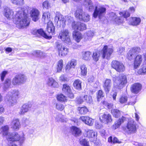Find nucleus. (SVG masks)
Returning <instances> with one entry per match:
<instances>
[{
    "label": "nucleus",
    "instance_id": "1",
    "mask_svg": "<svg viewBox=\"0 0 146 146\" xmlns=\"http://www.w3.org/2000/svg\"><path fill=\"white\" fill-rule=\"evenodd\" d=\"M28 10L25 7L19 8L15 16V23L19 28H22L28 26L30 21L27 17Z\"/></svg>",
    "mask_w": 146,
    "mask_h": 146
},
{
    "label": "nucleus",
    "instance_id": "2",
    "mask_svg": "<svg viewBox=\"0 0 146 146\" xmlns=\"http://www.w3.org/2000/svg\"><path fill=\"white\" fill-rule=\"evenodd\" d=\"M20 94L18 91H9L5 98V100L10 106H13L16 103V100L19 98Z\"/></svg>",
    "mask_w": 146,
    "mask_h": 146
},
{
    "label": "nucleus",
    "instance_id": "3",
    "mask_svg": "<svg viewBox=\"0 0 146 146\" xmlns=\"http://www.w3.org/2000/svg\"><path fill=\"white\" fill-rule=\"evenodd\" d=\"M113 80V87L119 89L123 88L127 82L126 76L123 74H121L118 77H114Z\"/></svg>",
    "mask_w": 146,
    "mask_h": 146
},
{
    "label": "nucleus",
    "instance_id": "4",
    "mask_svg": "<svg viewBox=\"0 0 146 146\" xmlns=\"http://www.w3.org/2000/svg\"><path fill=\"white\" fill-rule=\"evenodd\" d=\"M72 20L73 19L71 17L68 16L64 17L59 12H56L54 18L55 21L60 25V27H65L66 22L70 23Z\"/></svg>",
    "mask_w": 146,
    "mask_h": 146
},
{
    "label": "nucleus",
    "instance_id": "5",
    "mask_svg": "<svg viewBox=\"0 0 146 146\" xmlns=\"http://www.w3.org/2000/svg\"><path fill=\"white\" fill-rule=\"evenodd\" d=\"M77 18L86 22L88 21L90 19V15L83 11L81 7L77 8L74 13Z\"/></svg>",
    "mask_w": 146,
    "mask_h": 146
},
{
    "label": "nucleus",
    "instance_id": "6",
    "mask_svg": "<svg viewBox=\"0 0 146 146\" xmlns=\"http://www.w3.org/2000/svg\"><path fill=\"white\" fill-rule=\"evenodd\" d=\"M58 37L65 43L70 45L71 44L69 32L68 29H65L61 31Z\"/></svg>",
    "mask_w": 146,
    "mask_h": 146
},
{
    "label": "nucleus",
    "instance_id": "7",
    "mask_svg": "<svg viewBox=\"0 0 146 146\" xmlns=\"http://www.w3.org/2000/svg\"><path fill=\"white\" fill-rule=\"evenodd\" d=\"M126 132L128 134L135 133L137 131L136 125L134 119L132 118L129 119L125 128Z\"/></svg>",
    "mask_w": 146,
    "mask_h": 146
},
{
    "label": "nucleus",
    "instance_id": "8",
    "mask_svg": "<svg viewBox=\"0 0 146 146\" xmlns=\"http://www.w3.org/2000/svg\"><path fill=\"white\" fill-rule=\"evenodd\" d=\"M27 78L23 74L16 75L12 79V83L14 86H18L24 84L26 81Z\"/></svg>",
    "mask_w": 146,
    "mask_h": 146
},
{
    "label": "nucleus",
    "instance_id": "9",
    "mask_svg": "<svg viewBox=\"0 0 146 146\" xmlns=\"http://www.w3.org/2000/svg\"><path fill=\"white\" fill-rule=\"evenodd\" d=\"M119 15L121 16L119 17H117L115 14L113 17V19L115 22L117 24H120L124 21V18H126L129 17L130 14L127 11H124L123 12H120Z\"/></svg>",
    "mask_w": 146,
    "mask_h": 146
},
{
    "label": "nucleus",
    "instance_id": "10",
    "mask_svg": "<svg viewBox=\"0 0 146 146\" xmlns=\"http://www.w3.org/2000/svg\"><path fill=\"white\" fill-rule=\"evenodd\" d=\"M106 8L102 6H96L93 15L95 18L98 16L99 19H101L104 16L106 13Z\"/></svg>",
    "mask_w": 146,
    "mask_h": 146
},
{
    "label": "nucleus",
    "instance_id": "11",
    "mask_svg": "<svg viewBox=\"0 0 146 146\" xmlns=\"http://www.w3.org/2000/svg\"><path fill=\"white\" fill-rule=\"evenodd\" d=\"M112 68L119 72H122L125 70V67L123 63L117 60H113L111 63Z\"/></svg>",
    "mask_w": 146,
    "mask_h": 146
},
{
    "label": "nucleus",
    "instance_id": "12",
    "mask_svg": "<svg viewBox=\"0 0 146 146\" xmlns=\"http://www.w3.org/2000/svg\"><path fill=\"white\" fill-rule=\"evenodd\" d=\"M140 49L139 47H134L131 49L127 54L128 58L131 60L136 55L140 52Z\"/></svg>",
    "mask_w": 146,
    "mask_h": 146
},
{
    "label": "nucleus",
    "instance_id": "13",
    "mask_svg": "<svg viewBox=\"0 0 146 146\" xmlns=\"http://www.w3.org/2000/svg\"><path fill=\"white\" fill-rule=\"evenodd\" d=\"M57 47L59 52V54L62 56H65L67 55L68 53V48L64 46L61 44L56 43Z\"/></svg>",
    "mask_w": 146,
    "mask_h": 146
},
{
    "label": "nucleus",
    "instance_id": "14",
    "mask_svg": "<svg viewBox=\"0 0 146 146\" xmlns=\"http://www.w3.org/2000/svg\"><path fill=\"white\" fill-rule=\"evenodd\" d=\"M72 27L74 30H78L81 31L86 29V25L85 24L74 21L72 23Z\"/></svg>",
    "mask_w": 146,
    "mask_h": 146
},
{
    "label": "nucleus",
    "instance_id": "15",
    "mask_svg": "<svg viewBox=\"0 0 146 146\" xmlns=\"http://www.w3.org/2000/svg\"><path fill=\"white\" fill-rule=\"evenodd\" d=\"M62 90L63 92L67 95L69 97L71 98H74V95L71 92L70 87L68 84H64Z\"/></svg>",
    "mask_w": 146,
    "mask_h": 146
},
{
    "label": "nucleus",
    "instance_id": "16",
    "mask_svg": "<svg viewBox=\"0 0 146 146\" xmlns=\"http://www.w3.org/2000/svg\"><path fill=\"white\" fill-rule=\"evenodd\" d=\"M4 13L5 16L8 19L14 18L13 11L10 8L6 6L4 7Z\"/></svg>",
    "mask_w": 146,
    "mask_h": 146
},
{
    "label": "nucleus",
    "instance_id": "17",
    "mask_svg": "<svg viewBox=\"0 0 146 146\" xmlns=\"http://www.w3.org/2000/svg\"><path fill=\"white\" fill-rule=\"evenodd\" d=\"M102 57L103 58H109L112 54L113 50L111 48H108V46H105L103 49Z\"/></svg>",
    "mask_w": 146,
    "mask_h": 146
},
{
    "label": "nucleus",
    "instance_id": "18",
    "mask_svg": "<svg viewBox=\"0 0 146 146\" xmlns=\"http://www.w3.org/2000/svg\"><path fill=\"white\" fill-rule=\"evenodd\" d=\"M141 22V18L138 17H131L129 19V24L134 26L139 25Z\"/></svg>",
    "mask_w": 146,
    "mask_h": 146
},
{
    "label": "nucleus",
    "instance_id": "19",
    "mask_svg": "<svg viewBox=\"0 0 146 146\" xmlns=\"http://www.w3.org/2000/svg\"><path fill=\"white\" fill-rule=\"evenodd\" d=\"M11 128L14 130H18L21 127V125L19 120L17 118H14L10 124Z\"/></svg>",
    "mask_w": 146,
    "mask_h": 146
},
{
    "label": "nucleus",
    "instance_id": "20",
    "mask_svg": "<svg viewBox=\"0 0 146 146\" xmlns=\"http://www.w3.org/2000/svg\"><path fill=\"white\" fill-rule=\"evenodd\" d=\"M100 119L101 122L106 123L112 121L111 116L110 114H101L100 115Z\"/></svg>",
    "mask_w": 146,
    "mask_h": 146
},
{
    "label": "nucleus",
    "instance_id": "21",
    "mask_svg": "<svg viewBox=\"0 0 146 146\" xmlns=\"http://www.w3.org/2000/svg\"><path fill=\"white\" fill-rule=\"evenodd\" d=\"M7 139L11 142L19 140V135L17 133H9L7 136Z\"/></svg>",
    "mask_w": 146,
    "mask_h": 146
},
{
    "label": "nucleus",
    "instance_id": "22",
    "mask_svg": "<svg viewBox=\"0 0 146 146\" xmlns=\"http://www.w3.org/2000/svg\"><path fill=\"white\" fill-rule=\"evenodd\" d=\"M142 57L141 55L139 54L137 55L134 59L133 62V68L136 69L139 67L142 61Z\"/></svg>",
    "mask_w": 146,
    "mask_h": 146
},
{
    "label": "nucleus",
    "instance_id": "23",
    "mask_svg": "<svg viewBox=\"0 0 146 146\" xmlns=\"http://www.w3.org/2000/svg\"><path fill=\"white\" fill-rule=\"evenodd\" d=\"M103 86L104 90L106 92L108 93L111 89L112 82L111 80L109 79H106Z\"/></svg>",
    "mask_w": 146,
    "mask_h": 146
},
{
    "label": "nucleus",
    "instance_id": "24",
    "mask_svg": "<svg viewBox=\"0 0 146 146\" xmlns=\"http://www.w3.org/2000/svg\"><path fill=\"white\" fill-rule=\"evenodd\" d=\"M31 15L33 20L35 22L39 18V11L37 9H33L31 11Z\"/></svg>",
    "mask_w": 146,
    "mask_h": 146
},
{
    "label": "nucleus",
    "instance_id": "25",
    "mask_svg": "<svg viewBox=\"0 0 146 146\" xmlns=\"http://www.w3.org/2000/svg\"><path fill=\"white\" fill-rule=\"evenodd\" d=\"M46 84L49 86L57 88L59 86L58 83L52 78H49L46 80Z\"/></svg>",
    "mask_w": 146,
    "mask_h": 146
},
{
    "label": "nucleus",
    "instance_id": "26",
    "mask_svg": "<svg viewBox=\"0 0 146 146\" xmlns=\"http://www.w3.org/2000/svg\"><path fill=\"white\" fill-rule=\"evenodd\" d=\"M47 31L49 33L50 35L51 36L54 34L55 32V28L53 25V24L51 21H49L47 24Z\"/></svg>",
    "mask_w": 146,
    "mask_h": 146
},
{
    "label": "nucleus",
    "instance_id": "27",
    "mask_svg": "<svg viewBox=\"0 0 146 146\" xmlns=\"http://www.w3.org/2000/svg\"><path fill=\"white\" fill-rule=\"evenodd\" d=\"M32 107V105L29 103L23 104L21 108L19 113L21 115H24L25 113L28 111Z\"/></svg>",
    "mask_w": 146,
    "mask_h": 146
},
{
    "label": "nucleus",
    "instance_id": "28",
    "mask_svg": "<svg viewBox=\"0 0 146 146\" xmlns=\"http://www.w3.org/2000/svg\"><path fill=\"white\" fill-rule=\"evenodd\" d=\"M70 133L74 136L76 137L80 135L82 133L81 130L75 126H72L70 128Z\"/></svg>",
    "mask_w": 146,
    "mask_h": 146
},
{
    "label": "nucleus",
    "instance_id": "29",
    "mask_svg": "<svg viewBox=\"0 0 146 146\" xmlns=\"http://www.w3.org/2000/svg\"><path fill=\"white\" fill-rule=\"evenodd\" d=\"M80 119L85 124L90 126L92 125L94 123V120L88 117L82 116L80 117Z\"/></svg>",
    "mask_w": 146,
    "mask_h": 146
},
{
    "label": "nucleus",
    "instance_id": "30",
    "mask_svg": "<svg viewBox=\"0 0 146 146\" xmlns=\"http://www.w3.org/2000/svg\"><path fill=\"white\" fill-rule=\"evenodd\" d=\"M83 5L90 11H92L94 9V7L91 0H84Z\"/></svg>",
    "mask_w": 146,
    "mask_h": 146
},
{
    "label": "nucleus",
    "instance_id": "31",
    "mask_svg": "<svg viewBox=\"0 0 146 146\" xmlns=\"http://www.w3.org/2000/svg\"><path fill=\"white\" fill-rule=\"evenodd\" d=\"M141 85L140 84L137 83L132 85L131 89L132 92L137 94L141 90Z\"/></svg>",
    "mask_w": 146,
    "mask_h": 146
},
{
    "label": "nucleus",
    "instance_id": "32",
    "mask_svg": "<svg viewBox=\"0 0 146 146\" xmlns=\"http://www.w3.org/2000/svg\"><path fill=\"white\" fill-rule=\"evenodd\" d=\"M73 39L77 42H80L82 38L81 33L78 31H74L72 33Z\"/></svg>",
    "mask_w": 146,
    "mask_h": 146
},
{
    "label": "nucleus",
    "instance_id": "33",
    "mask_svg": "<svg viewBox=\"0 0 146 146\" xmlns=\"http://www.w3.org/2000/svg\"><path fill=\"white\" fill-rule=\"evenodd\" d=\"M85 135L88 138H93L97 136V133L95 132L92 130L86 129L85 131Z\"/></svg>",
    "mask_w": 146,
    "mask_h": 146
},
{
    "label": "nucleus",
    "instance_id": "34",
    "mask_svg": "<svg viewBox=\"0 0 146 146\" xmlns=\"http://www.w3.org/2000/svg\"><path fill=\"white\" fill-rule=\"evenodd\" d=\"M36 33V34L39 35V36H41L47 39H50L52 38L51 36L47 35L44 32L42 29H40L35 31Z\"/></svg>",
    "mask_w": 146,
    "mask_h": 146
},
{
    "label": "nucleus",
    "instance_id": "35",
    "mask_svg": "<svg viewBox=\"0 0 146 146\" xmlns=\"http://www.w3.org/2000/svg\"><path fill=\"white\" fill-rule=\"evenodd\" d=\"M11 86V80L9 79H6L4 83V86H3V90L5 91H6L9 88H10Z\"/></svg>",
    "mask_w": 146,
    "mask_h": 146
},
{
    "label": "nucleus",
    "instance_id": "36",
    "mask_svg": "<svg viewBox=\"0 0 146 146\" xmlns=\"http://www.w3.org/2000/svg\"><path fill=\"white\" fill-rule=\"evenodd\" d=\"M9 127L8 125H5L2 127L1 129V132L3 135L5 136L7 138V136L9 133H11L8 132Z\"/></svg>",
    "mask_w": 146,
    "mask_h": 146
},
{
    "label": "nucleus",
    "instance_id": "37",
    "mask_svg": "<svg viewBox=\"0 0 146 146\" xmlns=\"http://www.w3.org/2000/svg\"><path fill=\"white\" fill-rule=\"evenodd\" d=\"M126 118L125 117L122 116L120 119H119L117 121V123L113 125V128L115 129L118 128L121 124L124 122V121L125 120Z\"/></svg>",
    "mask_w": 146,
    "mask_h": 146
},
{
    "label": "nucleus",
    "instance_id": "38",
    "mask_svg": "<svg viewBox=\"0 0 146 146\" xmlns=\"http://www.w3.org/2000/svg\"><path fill=\"white\" fill-rule=\"evenodd\" d=\"M94 33L91 30L88 31L86 34H84V38L85 40H90L94 35Z\"/></svg>",
    "mask_w": 146,
    "mask_h": 146
},
{
    "label": "nucleus",
    "instance_id": "39",
    "mask_svg": "<svg viewBox=\"0 0 146 146\" xmlns=\"http://www.w3.org/2000/svg\"><path fill=\"white\" fill-rule=\"evenodd\" d=\"M80 68L81 75L84 76H86L87 72V68L86 65L84 64L81 65Z\"/></svg>",
    "mask_w": 146,
    "mask_h": 146
},
{
    "label": "nucleus",
    "instance_id": "40",
    "mask_svg": "<svg viewBox=\"0 0 146 146\" xmlns=\"http://www.w3.org/2000/svg\"><path fill=\"white\" fill-rule=\"evenodd\" d=\"M91 53L89 51H86L82 52V58L84 60H88L91 58Z\"/></svg>",
    "mask_w": 146,
    "mask_h": 146
},
{
    "label": "nucleus",
    "instance_id": "41",
    "mask_svg": "<svg viewBox=\"0 0 146 146\" xmlns=\"http://www.w3.org/2000/svg\"><path fill=\"white\" fill-rule=\"evenodd\" d=\"M81 83L79 80H76L74 82V86L76 89L80 90L81 89Z\"/></svg>",
    "mask_w": 146,
    "mask_h": 146
},
{
    "label": "nucleus",
    "instance_id": "42",
    "mask_svg": "<svg viewBox=\"0 0 146 146\" xmlns=\"http://www.w3.org/2000/svg\"><path fill=\"white\" fill-rule=\"evenodd\" d=\"M58 101L62 102H66L67 101V97L62 94H58L56 97Z\"/></svg>",
    "mask_w": 146,
    "mask_h": 146
},
{
    "label": "nucleus",
    "instance_id": "43",
    "mask_svg": "<svg viewBox=\"0 0 146 146\" xmlns=\"http://www.w3.org/2000/svg\"><path fill=\"white\" fill-rule=\"evenodd\" d=\"M57 72H60L62 71L63 66V60H60L57 63Z\"/></svg>",
    "mask_w": 146,
    "mask_h": 146
},
{
    "label": "nucleus",
    "instance_id": "44",
    "mask_svg": "<svg viewBox=\"0 0 146 146\" xmlns=\"http://www.w3.org/2000/svg\"><path fill=\"white\" fill-rule=\"evenodd\" d=\"M100 56V52L98 51H96L95 52L93 53L92 57L94 60L97 61L99 60Z\"/></svg>",
    "mask_w": 146,
    "mask_h": 146
},
{
    "label": "nucleus",
    "instance_id": "45",
    "mask_svg": "<svg viewBox=\"0 0 146 146\" xmlns=\"http://www.w3.org/2000/svg\"><path fill=\"white\" fill-rule=\"evenodd\" d=\"M55 120L56 121L58 122L66 121V120L64 119V117L60 114L57 115L55 117Z\"/></svg>",
    "mask_w": 146,
    "mask_h": 146
},
{
    "label": "nucleus",
    "instance_id": "46",
    "mask_svg": "<svg viewBox=\"0 0 146 146\" xmlns=\"http://www.w3.org/2000/svg\"><path fill=\"white\" fill-rule=\"evenodd\" d=\"M111 113L113 116L115 117H118L120 114V111L117 109H113L111 110Z\"/></svg>",
    "mask_w": 146,
    "mask_h": 146
},
{
    "label": "nucleus",
    "instance_id": "47",
    "mask_svg": "<svg viewBox=\"0 0 146 146\" xmlns=\"http://www.w3.org/2000/svg\"><path fill=\"white\" fill-rule=\"evenodd\" d=\"M97 96L98 101H99L100 99L104 97V94L102 90H99L97 93Z\"/></svg>",
    "mask_w": 146,
    "mask_h": 146
},
{
    "label": "nucleus",
    "instance_id": "48",
    "mask_svg": "<svg viewBox=\"0 0 146 146\" xmlns=\"http://www.w3.org/2000/svg\"><path fill=\"white\" fill-rule=\"evenodd\" d=\"M78 110L80 113L82 114H85L88 111V109L85 107L79 108Z\"/></svg>",
    "mask_w": 146,
    "mask_h": 146
},
{
    "label": "nucleus",
    "instance_id": "49",
    "mask_svg": "<svg viewBox=\"0 0 146 146\" xmlns=\"http://www.w3.org/2000/svg\"><path fill=\"white\" fill-rule=\"evenodd\" d=\"M50 14L48 11L45 12L43 13L42 18L44 20L46 19H49L50 18Z\"/></svg>",
    "mask_w": 146,
    "mask_h": 146
},
{
    "label": "nucleus",
    "instance_id": "50",
    "mask_svg": "<svg viewBox=\"0 0 146 146\" xmlns=\"http://www.w3.org/2000/svg\"><path fill=\"white\" fill-rule=\"evenodd\" d=\"M12 3L16 5H23L24 3V0H11Z\"/></svg>",
    "mask_w": 146,
    "mask_h": 146
},
{
    "label": "nucleus",
    "instance_id": "51",
    "mask_svg": "<svg viewBox=\"0 0 146 146\" xmlns=\"http://www.w3.org/2000/svg\"><path fill=\"white\" fill-rule=\"evenodd\" d=\"M84 101L90 104L92 102V97L90 96L86 95L84 96Z\"/></svg>",
    "mask_w": 146,
    "mask_h": 146
},
{
    "label": "nucleus",
    "instance_id": "52",
    "mask_svg": "<svg viewBox=\"0 0 146 146\" xmlns=\"http://www.w3.org/2000/svg\"><path fill=\"white\" fill-rule=\"evenodd\" d=\"M127 100V97L125 96H123L119 98V102L121 104H125Z\"/></svg>",
    "mask_w": 146,
    "mask_h": 146
},
{
    "label": "nucleus",
    "instance_id": "53",
    "mask_svg": "<svg viewBox=\"0 0 146 146\" xmlns=\"http://www.w3.org/2000/svg\"><path fill=\"white\" fill-rule=\"evenodd\" d=\"M32 54L35 56L39 57L42 54V52L40 50H35L33 52Z\"/></svg>",
    "mask_w": 146,
    "mask_h": 146
},
{
    "label": "nucleus",
    "instance_id": "54",
    "mask_svg": "<svg viewBox=\"0 0 146 146\" xmlns=\"http://www.w3.org/2000/svg\"><path fill=\"white\" fill-rule=\"evenodd\" d=\"M50 6V4L47 1H44L42 3V7L43 9H48Z\"/></svg>",
    "mask_w": 146,
    "mask_h": 146
},
{
    "label": "nucleus",
    "instance_id": "55",
    "mask_svg": "<svg viewBox=\"0 0 146 146\" xmlns=\"http://www.w3.org/2000/svg\"><path fill=\"white\" fill-rule=\"evenodd\" d=\"M80 143L84 146H89V143L85 139H82L80 141Z\"/></svg>",
    "mask_w": 146,
    "mask_h": 146
},
{
    "label": "nucleus",
    "instance_id": "56",
    "mask_svg": "<svg viewBox=\"0 0 146 146\" xmlns=\"http://www.w3.org/2000/svg\"><path fill=\"white\" fill-rule=\"evenodd\" d=\"M73 68H74L77 64L76 60L74 59H72L70 61L68 62Z\"/></svg>",
    "mask_w": 146,
    "mask_h": 146
},
{
    "label": "nucleus",
    "instance_id": "57",
    "mask_svg": "<svg viewBox=\"0 0 146 146\" xmlns=\"http://www.w3.org/2000/svg\"><path fill=\"white\" fill-rule=\"evenodd\" d=\"M84 101V97L81 96L78 98L77 99L76 102L78 104H80L82 103Z\"/></svg>",
    "mask_w": 146,
    "mask_h": 146
},
{
    "label": "nucleus",
    "instance_id": "58",
    "mask_svg": "<svg viewBox=\"0 0 146 146\" xmlns=\"http://www.w3.org/2000/svg\"><path fill=\"white\" fill-rule=\"evenodd\" d=\"M56 108L58 110L62 111L64 109V107L62 104L60 103H57L56 104Z\"/></svg>",
    "mask_w": 146,
    "mask_h": 146
},
{
    "label": "nucleus",
    "instance_id": "59",
    "mask_svg": "<svg viewBox=\"0 0 146 146\" xmlns=\"http://www.w3.org/2000/svg\"><path fill=\"white\" fill-rule=\"evenodd\" d=\"M22 123L24 126L27 125L29 123V119L26 118H23L22 121Z\"/></svg>",
    "mask_w": 146,
    "mask_h": 146
},
{
    "label": "nucleus",
    "instance_id": "60",
    "mask_svg": "<svg viewBox=\"0 0 146 146\" xmlns=\"http://www.w3.org/2000/svg\"><path fill=\"white\" fill-rule=\"evenodd\" d=\"M87 80L89 83H92L94 80V77L92 75L88 76Z\"/></svg>",
    "mask_w": 146,
    "mask_h": 146
},
{
    "label": "nucleus",
    "instance_id": "61",
    "mask_svg": "<svg viewBox=\"0 0 146 146\" xmlns=\"http://www.w3.org/2000/svg\"><path fill=\"white\" fill-rule=\"evenodd\" d=\"M7 71H5L3 72L1 74V80L2 81H3L4 80V78L6 74H7Z\"/></svg>",
    "mask_w": 146,
    "mask_h": 146
},
{
    "label": "nucleus",
    "instance_id": "62",
    "mask_svg": "<svg viewBox=\"0 0 146 146\" xmlns=\"http://www.w3.org/2000/svg\"><path fill=\"white\" fill-rule=\"evenodd\" d=\"M139 113L138 112H135V120L137 122H138L139 121V119L140 118L139 116Z\"/></svg>",
    "mask_w": 146,
    "mask_h": 146
},
{
    "label": "nucleus",
    "instance_id": "63",
    "mask_svg": "<svg viewBox=\"0 0 146 146\" xmlns=\"http://www.w3.org/2000/svg\"><path fill=\"white\" fill-rule=\"evenodd\" d=\"M25 138L23 134L21 137L19 136V141L21 143H22L25 140Z\"/></svg>",
    "mask_w": 146,
    "mask_h": 146
},
{
    "label": "nucleus",
    "instance_id": "64",
    "mask_svg": "<svg viewBox=\"0 0 146 146\" xmlns=\"http://www.w3.org/2000/svg\"><path fill=\"white\" fill-rule=\"evenodd\" d=\"M112 143H121V141H119L118 139L116 137H115L113 138V140Z\"/></svg>",
    "mask_w": 146,
    "mask_h": 146
}]
</instances>
